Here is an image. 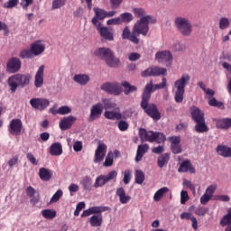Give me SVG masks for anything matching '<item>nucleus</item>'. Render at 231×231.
Instances as JSON below:
<instances>
[{
    "instance_id": "1",
    "label": "nucleus",
    "mask_w": 231,
    "mask_h": 231,
    "mask_svg": "<svg viewBox=\"0 0 231 231\" xmlns=\"http://www.w3.org/2000/svg\"><path fill=\"white\" fill-rule=\"evenodd\" d=\"M167 87V79L162 78V81L161 84L154 85L152 83V80H151L149 83H147L143 90V94L141 96V103L140 106L144 111V113L150 116V118H152V120H161L162 119V114L160 113V110H158V106L154 103H149L151 102V95L154 93V91L158 89H164V88Z\"/></svg>"
},
{
    "instance_id": "2",
    "label": "nucleus",
    "mask_w": 231,
    "mask_h": 231,
    "mask_svg": "<svg viewBox=\"0 0 231 231\" xmlns=\"http://www.w3.org/2000/svg\"><path fill=\"white\" fill-rule=\"evenodd\" d=\"M149 21H151V16H143L141 20L134 24L132 35H130L128 41L134 44H140L138 36L143 35V37H147V33H149Z\"/></svg>"
},
{
    "instance_id": "3",
    "label": "nucleus",
    "mask_w": 231,
    "mask_h": 231,
    "mask_svg": "<svg viewBox=\"0 0 231 231\" xmlns=\"http://www.w3.org/2000/svg\"><path fill=\"white\" fill-rule=\"evenodd\" d=\"M94 55L97 57V59L105 60L109 68H118V66H120V59L115 57V52L109 48H98L94 51Z\"/></svg>"
},
{
    "instance_id": "4",
    "label": "nucleus",
    "mask_w": 231,
    "mask_h": 231,
    "mask_svg": "<svg viewBox=\"0 0 231 231\" xmlns=\"http://www.w3.org/2000/svg\"><path fill=\"white\" fill-rule=\"evenodd\" d=\"M32 76L30 74L18 73L9 77L7 84L10 88L11 93H15V91H17V88H26V86H30Z\"/></svg>"
},
{
    "instance_id": "5",
    "label": "nucleus",
    "mask_w": 231,
    "mask_h": 231,
    "mask_svg": "<svg viewBox=\"0 0 231 231\" xmlns=\"http://www.w3.org/2000/svg\"><path fill=\"white\" fill-rule=\"evenodd\" d=\"M139 138L143 143V142H149L150 143H165L167 140V136L165 134L161 132H154V131H147L145 128L139 129Z\"/></svg>"
},
{
    "instance_id": "6",
    "label": "nucleus",
    "mask_w": 231,
    "mask_h": 231,
    "mask_svg": "<svg viewBox=\"0 0 231 231\" xmlns=\"http://www.w3.org/2000/svg\"><path fill=\"white\" fill-rule=\"evenodd\" d=\"M190 82V76L189 74H183L180 79H177L174 83L176 88L174 100L177 104L183 102V97L185 95V88L189 86Z\"/></svg>"
},
{
    "instance_id": "7",
    "label": "nucleus",
    "mask_w": 231,
    "mask_h": 231,
    "mask_svg": "<svg viewBox=\"0 0 231 231\" xmlns=\"http://www.w3.org/2000/svg\"><path fill=\"white\" fill-rule=\"evenodd\" d=\"M175 26L184 37H189L190 33H192V23L187 18L177 17L175 19Z\"/></svg>"
},
{
    "instance_id": "8",
    "label": "nucleus",
    "mask_w": 231,
    "mask_h": 231,
    "mask_svg": "<svg viewBox=\"0 0 231 231\" xmlns=\"http://www.w3.org/2000/svg\"><path fill=\"white\" fill-rule=\"evenodd\" d=\"M118 172L116 171H109L106 175L101 174L96 178L95 183L93 185L94 189H100L104 185L109 183L111 180L116 181Z\"/></svg>"
},
{
    "instance_id": "9",
    "label": "nucleus",
    "mask_w": 231,
    "mask_h": 231,
    "mask_svg": "<svg viewBox=\"0 0 231 231\" xmlns=\"http://www.w3.org/2000/svg\"><path fill=\"white\" fill-rule=\"evenodd\" d=\"M101 89L108 93V95H115L116 97L122 95V85L116 81L104 83L101 86Z\"/></svg>"
},
{
    "instance_id": "10",
    "label": "nucleus",
    "mask_w": 231,
    "mask_h": 231,
    "mask_svg": "<svg viewBox=\"0 0 231 231\" xmlns=\"http://www.w3.org/2000/svg\"><path fill=\"white\" fill-rule=\"evenodd\" d=\"M30 104L32 109L44 111V109L50 106V99H46L44 97H34L30 100Z\"/></svg>"
},
{
    "instance_id": "11",
    "label": "nucleus",
    "mask_w": 231,
    "mask_h": 231,
    "mask_svg": "<svg viewBox=\"0 0 231 231\" xmlns=\"http://www.w3.org/2000/svg\"><path fill=\"white\" fill-rule=\"evenodd\" d=\"M102 113H104V105H102V103L93 105L90 108L88 122H95V120H98V118L102 116Z\"/></svg>"
},
{
    "instance_id": "12",
    "label": "nucleus",
    "mask_w": 231,
    "mask_h": 231,
    "mask_svg": "<svg viewBox=\"0 0 231 231\" xmlns=\"http://www.w3.org/2000/svg\"><path fill=\"white\" fill-rule=\"evenodd\" d=\"M22 66L21 60L17 57H13L7 61L6 71L7 73H18Z\"/></svg>"
},
{
    "instance_id": "13",
    "label": "nucleus",
    "mask_w": 231,
    "mask_h": 231,
    "mask_svg": "<svg viewBox=\"0 0 231 231\" xmlns=\"http://www.w3.org/2000/svg\"><path fill=\"white\" fill-rule=\"evenodd\" d=\"M106 152L107 145L104 143H98L97 148L95 152L94 163H100V162H104V158H106Z\"/></svg>"
},
{
    "instance_id": "14",
    "label": "nucleus",
    "mask_w": 231,
    "mask_h": 231,
    "mask_svg": "<svg viewBox=\"0 0 231 231\" xmlns=\"http://www.w3.org/2000/svg\"><path fill=\"white\" fill-rule=\"evenodd\" d=\"M171 143V151L173 154H181L183 149L181 148V137L180 136H171L168 138Z\"/></svg>"
},
{
    "instance_id": "15",
    "label": "nucleus",
    "mask_w": 231,
    "mask_h": 231,
    "mask_svg": "<svg viewBox=\"0 0 231 231\" xmlns=\"http://www.w3.org/2000/svg\"><path fill=\"white\" fill-rule=\"evenodd\" d=\"M155 59L158 60V62L165 63L166 66L171 65L173 60L172 53H171L169 51H158L155 54Z\"/></svg>"
},
{
    "instance_id": "16",
    "label": "nucleus",
    "mask_w": 231,
    "mask_h": 231,
    "mask_svg": "<svg viewBox=\"0 0 231 231\" xmlns=\"http://www.w3.org/2000/svg\"><path fill=\"white\" fill-rule=\"evenodd\" d=\"M95 16L92 18V24L95 26H102V23L99 21H104L106 17V11L98 7H95L94 9Z\"/></svg>"
},
{
    "instance_id": "17",
    "label": "nucleus",
    "mask_w": 231,
    "mask_h": 231,
    "mask_svg": "<svg viewBox=\"0 0 231 231\" xmlns=\"http://www.w3.org/2000/svg\"><path fill=\"white\" fill-rule=\"evenodd\" d=\"M96 30H97L100 37L105 39V41H115V34L113 32L109 31L107 27H102V25H96Z\"/></svg>"
},
{
    "instance_id": "18",
    "label": "nucleus",
    "mask_w": 231,
    "mask_h": 231,
    "mask_svg": "<svg viewBox=\"0 0 231 231\" xmlns=\"http://www.w3.org/2000/svg\"><path fill=\"white\" fill-rule=\"evenodd\" d=\"M21 131H23V121L19 118L13 119L9 125V133L11 134H21Z\"/></svg>"
},
{
    "instance_id": "19",
    "label": "nucleus",
    "mask_w": 231,
    "mask_h": 231,
    "mask_svg": "<svg viewBox=\"0 0 231 231\" xmlns=\"http://www.w3.org/2000/svg\"><path fill=\"white\" fill-rule=\"evenodd\" d=\"M77 122V118L73 116H69L67 117H63L60 121V128L61 131H68V129H71L73 124Z\"/></svg>"
},
{
    "instance_id": "20",
    "label": "nucleus",
    "mask_w": 231,
    "mask_h": 231,
    "mask_svg": "<svg viewBox=\"0 0 231 231\" xmlns=\"http://www.w3.org/2000/svg\"><path fill=\"white\" fill-rule=\"evenodd\" d=\"M44 84V65L40 66L34 76L35 88H42Z\"/></svg>"
},
{
    "instance_id": "21",
    "label": "nucleus",
    "mask_w": 231,
    "mask_h": 231,
    "mask_svg": "<svg viewBox=\"0 0 231 231\" xmlns=\"http://www.w3.org/2000/svg\"><path fill=\"white\" fill-rule=\"evenodd\" d=\"M189 112L193 122L196 123L205 120V113H203V111H201L198 106H191L189 108Z\"/></svg>"
},
{
    "instance_id": "22",
    "label": "nucleus",
    "mask_w": 231,
    "mask_h": 231,
    "mask_svg": "<svg viewBox=\"0 0 231 231\" xmlns=\"http://www.w3.org/2000/svg\"><path fill=\"white\" fill-rule=\"evenodd\" d=\"M178 172H190V174H196V168L192 166V162H190L189 160H186L180 165Z\"/></svg>"
},
{
    "instance_id": "23",
    "label": "nucleus",
    "mask_w": 231,
    "mask_h": 231,
    "mask_svg": "<svg viewBox=\"0 0 231 231\" xmlns=\"http://www.w3.org/2000/svg\"><path fill=\"white\" fill-rule=\"evenodd\" d=\"M31 50L32 51V55L34 57H37L38 55L44 53L46 46H44V44H42L41 41H37L31 45Z\"/></svg>"
},
{
    "instance_id": "24",
    "label": "nucleus",
    "mask_w": 231,
    "mask_h": 231,
    "mask_svg": "<svg viewBox=\"0 0 231 231\" xmlns=\"http://www.w3.org/2000/svg\"><path fill=\"white\" fill-rule=\"evenodd\" d=\"M147 152H149V144H139L135 155L136 163H138V162H142V158H143V155Z\"/></svg>"
},
{
    "instance_id": "25",
    "label": "nucleus",
    "mask_w": 231,
    "mask_h": 231,
    "mask_svg": "<svg viewBox=\"0 0 231 231\" xmlns=\"http://www.w3.org/2000/svg\"><path fill=\"white\" fill-rule=\"evenodd\" d=\"M116 195L118 196L122 205H127V203L131 201V196L125 194V189H124V188H117Z\"/></svg>"
},
{
    "instance_id": "26",
    "label": "nucleus",
    "mask_w": 231,
    "mask_h": 231,
    "mask_svg": "<svg viewBox=\"0 0 231 231\" xmlns=\"http://www.w3.org/2000/svg\"><path fill=\"white\" fill-rule=\"evenodd\" d=\"M217 152L219 156H223V158H231V148L226 145H217Z\"/></svg>"
},
{
    "instance_id": "27",
    "label": "nucleus",
    "mask_w": 231,
    "mask_h": 231,
    "mask_svg": "<svg viewBox=\"0 0 231 231\" xmlns=\"http://www.w3.org/2000/svg\"><path fill=\"white\" fill-rule=\"evenodd\" d=\"M52 176H53V173L51 172V170L46 168H40L39 177H40V180H42V181H50Z\"/></svg>"
},
{
    "instance_id": "28",
    "label": "nucleus",
    "mask_w": 231,
    "mask_h": 231,
    "mask_svg": "<svg viewBox=\"0 0 231 231\" xmlns=\"http://www.w3.org/2000/svg\"><path fill=\"white\" fill-rule=\"evenodd\" d=\"M73 80L77 82V84H79V86H86L89 82L90 78L87 74H76Z\"/></svg>"
},
{
    "instance_id": "29",
    "label": "nucleus",
    "mask_w": 231,
    "mask_h": 231,
    "mask_svg": "<svg viewBox=\"0 0 231 231\" xmlns=\"http://www.w3.org/2000/svg\"><path fill=\"white\" fill-rule=\"evenodd\" d=\"M216 127L217 129H230L231 118L217 119Z\"/></svg>"
},
{
    "instance_id": "30",
    "label": "nucleus",
    "mask_w": 231,
    "mask_h": 231,
    "mask_svg": "<svg viewBox=\"0 0 231 231\" xmlns=\"http://www.w3.org/2000/svg\"><path fill=\"white\" fill-rule=\"evenodd\" d=\"M194 129L196 133H208V125H207V123L205 122V119H202L201 121H197L195 123Z\"/></svg>"
},
{
    "instance_id": "31",
    "label": "nucleus",
    "mask_w": 231,
    "mask_h": 231,
    "mask_svg": "<svg viewBox=\"0 0 231 231\" xmlns=\"http://www.w3.org/2000/svg\"><path fill=\"white\" fill-rule=\"evenodd\" d=\"M50 154L51 156H60L62 154V144L60 143H54L50 147Z\"/></svg>"
},
{
    "instance_id": "32",
    "label": "nucleus",
    "mask_w": 231,
    "mask_h": 231,
    "mask_svg": "<svg viewBox=\"0 0 231 231\" xmlns=\"http://www.w3.org/2000/svg\"><path fill=\"white\" fill-rule=\"evenodd\" d=\"M169 160H171V155L169 153H163L157 159V164L160 169H163L165 165L169 163Z\"/></svg>"
},
{
    "instance_id": "33",
    "label": "nucleus",
    "mask_w": 231,
    "mask_h": 231,
    "mask_svg": "<svg viewBox=\"0 0 231 231\" xmlns=\"http://www.w3.org/2000/svg\"><path fill=\"white\" fill-rule=\"evenodd\" d=\"M107 120H122V113L115 111H106L104 114Z\"/></svg>"
},
{
    "instance_id": "34",
    "label": "nucleus",
    "mask_w": 231,
    "mask_h": 231,
    "mask_svg": "<svg viewBox=\"0 0 231 231\" xmlns=\"http://www.w3.org/2000/svg\"><path fill=\"white\" fill-rule=\"evenodd\" d=\"M122 86L124 88L125 95H129L130 93H134L138 91V87L131 85L128 81H123Z\"/></svg>"
},
{
    "instance_id": "35",
    "label": "nucleus",
    "mask_w": 231,
    "mask_h": 231,
    "mask_svg": "<svg viewBox=\"0 0 231 231\" xmlns=\"http://www.w3.org/2000/svg\"><path fill=\"white\" fill-rule=\"evenodd\" d=\"M102 214L94 215L90 217L89 223L91 226H102Z\"/></svg>"
},
{
    "instance_id": "36",
    "label": "nucleus",
    "mask_w": 231,
    "mask_h": 231,
    "mask_svg": "<svg viewBox=\"0 0 231 231\" xmlns=\"http://www.w3.org/2000/svg\"><path fill=\"white\" fill-rule=\"evenodd\" d=\"M42 216L44 219H55V217H57V211L54 209H43Z\"/></svg>"
},
{
    "instance_id": "37",
    "label": "nucleus",
    "mask_w": 231,
    "mask_h": 231,
    "mask_svg": "<svg viewBox=\"0 0 231 231\" xmlns=\"http://www.w3.org/2000/svg\"><path fill=\"white\" fill-rule=\"evenodd\" d=\"M35 189H33V187L32 186H29L27 187L26 189V194L29 198H32L31 199V203H33V205L39 203V199H35Z\"/></svg>"
},
{
    "instance_id": "38",
    "label": "nucleus",
    "mask_w": 231,
    "mask_h": 231,
    "mask_svg": "<svg viewBox=\"0 0 231 231\" xmlns=\"http://www.w3.org/2000/svg\"><path fill=\"white\" fill-rule=\"evenodd\" d=\"M81 185L85 190H91L93 189V180L90 177H85L81 180Z\"/></svg>"
},
{
    "instance_id": "39",
    "label": "nucleus",
    "mask_w": 231,
    "mask_h": 231,
    "mask_svg": "<svg viewBox=\"0 0 231 231\" xmlns=\"http://www.w3.org/2000/svg\"><path fill=\"white\" fill-rule=\"evenodd\" d=\"M152 77H160V75H167V69L162 67H152Z\"/></svg>"
},
{
    "instance_id": "40",
    "label": "nucleus",
    "mask_w": 231,
    "mask_h": 231,
    "mask_svg": "<svg viewBox=\"0 0 231 231\" xmlns=\"http://www.w3.org/2000/svg\"><path fill=\"white\" fill-rule=\"evenodd\" d=\"M102 104L104 109H116V103L111 101L109 98H103Z\"/></svg>"
},
{
    "instance_id": "41",
    "label": "nucleus",
    "mask_w": 231,
    "mask_h": 231,
    "mask_svg": "<svg viewBox=\"0 0 231 231\" xmlns=\"http://www.w3.org/2000/svg\"><path fill=\"white\" fill-rule=\"evenodd\" d=\"M169 191V188L163 187L161 188L159 190L156 191V193L153 196L154 201H160L162 198H163V194H166V192Z\"/></svg>"
},
{
    "instance_id": "42",
    "label": "nucleus",
    "mask_w": 231,
    "mask_h": 231,
    "mask_svg": "<svg viewBox=\"0 0 231 231\" xmlns=\"http://www.w3.org/2000/svg\"><path fill=\"white\" fill-rule=\"evenodd\" d=\"M143 181H145V174L143 173V171L137 170L135 171V183H137L138 185H142Z\"/></svg>"
},
{
    "instance_id": "43",
    "label": "nucleus",
    "mask_w": 231,
    "mask_h": 231,
    "mask_svg": "<svg viewBox=\"0 0 231 231\" xmlns=\"http://www.w3.org/2000/svg\"><path fill=\"white\" fill-rule=\"evenodd\" d=\"M19 57L20 59H32L34 56L32 49H24L20 51Z\"/></svg>"
},
{
    "instance_id": "44",
    "label": "nucleus",
    "mask_w": 231,
    "mask_h": 231,
    "mask_svg": "<svg viewBox=\"0 0 231 231\" xmlns=\"http://www.w3.org/2000/svg\"><path fill=\"white\" fill-rule=\"evenodd\" d=\"M209 106L211 107H218V109H225V105L221 101H217L216 97H212L211 99L208 100Z\"/></svg>"
},
{
    "instance_id": "45",
    "label": "nucleus",
    "mask_w": 231,
    "mask_h": 231,
    "mask_svg": "<svg viewBox=\"0 0 231 231\" xmlns=\"http://www.w3.org/2000/svg\"><path fill=\"white\" fill-rule=\"evenodd\" d=\"M67 0H53L51 10H59V8H62V6L66 5Z\"/></svg>"
},
{
    "instance_id": "46",
    "label": "nucleus",
    "mask_w": 231,
    "mask_h": 231,
    "mask_svg": "<svg viewBox=\"0 0 231 231\" xmlns=\"http://www.w3.org/2000/svg\"><path fill=\"white\" fill-rule=\"evenodd\" d=\"M230 26V20L226 17H222L219 20V28L220 30H226Z\"/></svg>"
},
{
    "instance_id": "47",
    "label": "nucleus",
    "mask_w": 231,
    "mask_h": 231,
    "mask_svg": "<svg viewBox=\"0 0 231 231\" xmlns=\"http://www.w3.org/2000/svg\"><path fill=\"white\" fill-rule=\"evenodd\" d=\"M58 115H69V113H71V107L68 106H60V108H58L57 112Z\"/></svg>"
},
{
    "instance_id": "48",
    "label": "nucleus",
    "mask_w": 231,
    "mask_h": 231,
    "mask_svg": "<svg viewBox=\"0 0 231 231\" xmlns=\"http://www.w3.org/2000/svg\"><path fill=\"white\" fill-rule=\"evenodd\" d=\"M132 174H133V171H131V170L125 171L124 179H123L125 185H129V183L131 182Z\"/></svg>"
},
{
    "instance_id": "49",
    "label": "nucleus",
    "mask_w": 231,
    "mask_h": 231,
    "mask_svg": "<svg viewBox=\"0 0 231 231\" xmlns=\"http://www.w3.org/2000/svg\"><path fill=\"white\" fill-rule=\"evenodd\" d=\"M62 189H58L51 199V203H57L62 198Z\"/></svg>"
},
{
    "instance_id": "50",
    "label": "nucleus",
    "mask_w": 231,
    "mask_h": 231,
    "mask_svg": "<svg viewBox=\"0 0 231 231\" xmlns=\"http://www.w3.org/2000/svg\"><path fill=\"white\" fill-rule=\"evenodd\" d=\"M113 158H114V155H113L112 152H109L107 153V156L105 159L104 166L111 167V165H113Z\"/></svg>"
},
{
    "instance_id": "51",
    "label": "nucleus",
    "mask_w": 231,
    "mask_h": 231,
    "mask_svg": "<svg viewBox=\"0 0 231 231\" xmlns=\"http://www.w3.org/2000/svg\"><path fill=\"white\" fill-rule=\"evenodd\" d=\"M117 127H118L119 131L125 132V131H127V129H129V123H127L125 120H121L118 122Z\"/></svg>"
},
{
    "instance_id": "52",
    "label": "nucleus",
    "mask_w": 231,
    "mask_h": 231,
    "mask_svg": "<svg viewBox=\"0 0 231 231\" xmlns=\"http://www.w3.org/2000/svg\"><path fill=\"white\" fill-rule=\"evenodd\" d=\"M133 20V14L130 13H124L121 14V22L123 23H131Z\"/></svg>"
},
{
    "instance_id": "53",
    "label": "nucleus",
    "mask_w": 231,
    "mask_h": 231,
    "mask_svg": "<svg viewBox=\"0 0 231 231\" xmlns=\"http://www.w3.org/2000/svg\"><path fill=\"white\" fill-rule=\"evenodd\" d=\"M83 208H86V202H79V203H78V205L76 207V209L74 211V216H76V217L80 216V211Z\"/></svg>"
},
{
    "instance_id": "54",
    "label": "nucleus",
    "mask_w": 231,
    "mask_h": 231,
    "mask_svg": "<svg viewBox=\"0 0 231 231\" xmlns=\"http://www.w3.org/2000/svg\"><path fill=\"white\" fill-rule=\"evenodd\" d=\"M182 185L183 187H187L188 189H189V190H191L192 192H196V187H194V184H192V181L187 179H184Z\"/></svg>"
},
{
    "instance_id": "55",
    "label": "nucleus",
    "mask_w": 231,
    "mask_h": 231,
    "mask_svg": "<svg viewBox=\"0 0 231 231\" xmlns=\"http://www.w3.org/2000/svg\"><path fill=\"white\" fill-rule=\"evenodd\" d=\"M92 214H102V212H106L107 210L106 207H92L90 208Z\"/></svg>"
},
{
    "instance_id": "56",
    "label": "nucleus",
    "mask_w": 231,
    "mask_h": 231,
    "mask_svg": "<svg viewBox=\"0 0 231 231\" xmlns=\"http://www.w3.org/2000/svg\"><path fill=\"white\" fill-rule=\"evenodd\" d=\"M217 189V185L212 184L207 188L205 194H208V196H210L212 198V196H214V192H216Z\"/></svg>"
},
{
    "instance_id": "57",
    "label": "nucleus",
    "mask_w": 231,
    "mask_h": 231,
    "mask_svg": "<svg viewBox=\"0 0 231 231\" xmlns=\"http://www.w3.org/2000/svg\"><path fill=\"white\" fill-rule=\"evenodd\" d=\"M19 5V0H8L5 5V8H15Z\"/></svg>"
},
{
    "instance_id": "58",
    "label": "nucleus",
    "mask_w": 231,
    "mask_h": 231,
    "mask_svg": "<svg viewBox=\"0 0 231 231\" xmlns=\"http://www.w3.org/2000/svg\"><path fill=\"white\" fill-rule=\"evenodd\" d=\"M189 199V192L182 190L180 192V203L181 205H185L187 201Z\"/></svg>"
},
{
    "instance_id": "59",
    "label": "nucleus",
    "mask_w": 231,
    "mask_h": 231,
    "mask_svg": "<svg viewBox=\"0 0 231 231\" xmlns=\"http://www.w3.org/2000/svg\"><path fill=\"white\" fill-rule=\"evenodd\" d=\"M208 212V208H198L195 210V214L197 216H206Z\"/></svg>"
},
{
    "instance_id": "60",
    "label": "nucleus",
    "mask_w": 231,
    "mask_h": 231,
    "mask_svg": "<svg viewBox=\"0 0 231 231\" xmlns=\"http://www.w3.org/2000/svg\"><path fill=\"white\" fill-rule=\"evenodd\" d=\"M30 5H33V0H21L20 6L23 10H26Z\"/></svg>"
},
{
    "instance_id": "61",
    "label": "nucleus",
    "mask_w": 231,
    "mask_h": 231,
    "mask_svg": "<svg viewBox=\"0 0 231 231\" xmlns=\"http://www.w3.org/2000/svg\"><path fill=\"white\" fill-rule=\"evenodd\" d=\"M131 30H129V27H125V29L123 30V33H122V39L125 40L131 37Z\"/></svg>"
},
{
    "instance_id": "62",
    "label": "nucleus",
    "mask_w": 231,
    "mask_h": 231,
    "mask_svg": "<svg viewBox=\"0 0 231 231\" xmlns=\"http://www.w3.org/2000/svg\"><path fill=\"white\" fill-rule=\"evenodd\" d=\"M26 158L32 165L39 164V162H37V159H35V156H33L32 152L27 153Z\"/></svg>"
},
{
    "instance_id": "63",
    "label": "nucleus",
    "mask_w": 231,
    "mask_h": 231,
    "mask_svg": "<svg viewBox=\"0 0 231 231\" xmlns=\"http://www.w3.org/2000/svg\"><path fill=\"white\" fill-rule=\"evenodd\" d=\"M108 26H111V24H122V19L120 17L110 19L106 22Z\"/></svg>"
},
{
    "instance_id": "64",
    "label": "nucleus",
    "mask_w": 231,
    "mask_h": 231,
    "mask_svg": "<svg viewBox=\"0 0 231 231\" xmlns=\"http://www.w3.org/2000/svg\"><path fill=\"white\" fill-rule=\"evenodd\" d=\"M73 149L75 152H80V151H82V142L80 141L75 142L73 144Z\"/></svg>"
}]
</instances>
